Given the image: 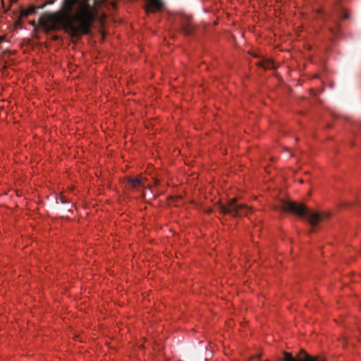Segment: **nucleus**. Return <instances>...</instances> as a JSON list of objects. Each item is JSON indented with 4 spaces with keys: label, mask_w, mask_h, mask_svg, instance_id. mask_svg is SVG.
Instances as JSON below:
<instances>
[{
    "label": "nucleus",
    "mask_w": 361,
    "mask_h": 361,
    "mask_svg": "<svg viewBox=\"0 0 361 361\" xmlns=\"http://www.w3.org/2000/svg\"><path fill=\"white\" fill-rule=\"evenodd\" d=\"M119 0H63L61 9L45 14L42 20L50 30L63 29L76 37L90 32L96 18H104V9L115 10ZM147 13L159 11L163 6L161 0H145Z\"/></svg>",
    "instance_id": "obj_1"
},
{
    "label": "nucleus",
    "mask_w": 361,
    "mask_h": 361,
    "mask_svg": "<svg viewBox=\"0 0 361 361\" xmlns=\"http://www.w3.org/2000/svg\"><path fill=\"white\" fill-rule=\"evenodd\" d=\"M274 193V195H277L278 196V202L272 203V209H281L282 211L290 212L300 216H306L312 226H317L318 222H319L322 219L328 218L329 216V214L312 212L309 210L305 204H302V203H297L286 200V193L282 189L275 190Z\"/></svg>",
    "instance_id": "obj_2"
},
{
    "label": "nucleus",
    "mask_w": 361,
    "mask_h": 361,
    "mask_svg": "<svg viewBox=\"0 0 361 361\" xmlns=\"http://www.w3.org/2000/svg\"><path fill=\"white\" fill-rule=\"evenodd\" d=\"M221 212L224 214H228L234 216L247 215L251 209L241 204H238L233 199L227 204H221L220 206Z\"/></svg>",
    "instance_id": "obj_3"
},
{
    "label": "nucleus",
    "mask_w": 361,
    "mask_h": 361,
    "mask_svg": "<svg viewBox=\"0 0 361 361\" xmlns=\"http://www.w3.org/2000/svg\"><path fill=\"white\" fill-rule=\"evenodd\" d=\"M145 179L142 176H137L135 178H130L128 179V183L133 188L140 190L145 188Z\"/></svg>",
    "instance_id": "obj_4"
},
{
    "label": "nucleus",
    "mask_w": 361,
    "mask_h": 361,
    "mask_svg": "<svg viewBox=\"0 0 361 361\" xmlns=\"http://www.w3.org/2000/svg\"><path fill=\"white\" fill-rule=\"evenodd\" d=\"M335 14H336V16H331L330 19H331V20H332L334 24L336 25H338V20H337L338 17L343 18V19H348V14L345 11V9L343 8H342L341 6H337V8L335 11Z\"/></svg>",
    "instance_id": "obj_5"
},
{
    "label": "nucleus",
    "mask_w": 361,
    "mask_h": 361,
    "mask_svg": "<svg viewBox=\"0 0 361 361\" xmlns=\"http://www.w3.org/2000/svg\"><path fill=\"white\" fill-rule=\"evenodd\" d=\"M35 8L34 7H31L30 8H23V7H20L19 8H18V10L16 11H15V17L17 19H20L22 18H25L30 15H31L32 13H33L35 12Z\"/></svg>",
    "instance_id": "obj_6"
},
{
    "label": "nucleus",
    "mask_w": 361,
    "mask_h": 361,
    "mask_svg": "<svg viewBox=\"0 0 361 361\" xmlns=\"http://www.w3.org/2000/svg\"><path fill=\"white\" fill-rule=\"evenodd\" d=\"M284 355V358H280L277 361H295V358L293 357L291 353L285 352Z\"/></svg>",
    "instance_id": "obj_7"
},
{
    "label": "nucleus",
    "mask_w": 361,
    "mask_h": 361,
    "mask_svg": "<svg viewBox=\"0 0 361 361\" xmlns=\"http://www.w3.org/2000/svg\"><path fill=\"white\" fill-rule=\"evenodd\" d=\"M182 29L185 35H190L192 32V29L189 23H184L182 25Z\"/></svg>",
    "instance_id": "obj_8"
},
{
    "label": "nucleus",
    "mask_w": 361,
    "mask_h": 361,
    "mask_svg": "<svg viewBox=\"0 0 361 361\" xmlns=\"http://www.w3.org/2000/svg\"><path fill=\"white\" fill-rule=\"evenodd\" d=\"M59 201H60L62 204H66L68 202V200L63 195H61L56 198V202H59Z\"/></svg>",
    "instance_id": "obj_9"
},
{
    "label": "nucleus",
    "mask_w": 361,
    "mask_h": 361,
    "mask_svg": "<svg viewBox=\"0 0 361 361\" xmlns=\"http://www.w3.org/2000/svg\"><path fill=\"white\" fill-rule=\"evenodd\" d=\"M259 66H260L262 68L264 69H266L267 68V65L265 64V63L261 61V62H259L258 63Z\"/></svg>",
    "instance_id": "obj_10"
},
{
    "label": "nucleus",
    "mask_w": 361,
    "mask_h": 361,
    "mask_svg": "<svg viewBox=\"0 0 361 361\" xmlns=\"http://www.w3.org/2000/svg\"><path fill=\"white\" fill-rule=\"evenodd\" d=\"M329 30H331V32L333 33V34H335L336 35L337 34V29L336 28H334V27H329Z\"/></svg>",
    "instance_id": "obj_11"
},
{
    "label": "nucleus",
    "mask_w": 361,
    "mask_h": 361,
    "mask_svg": "<svg viewBox=\"0 0 361 361\" xmlns=\"http://www.w3.org/2000/svg\"><path fill=\"white\" fill-rule=\"evenodd\" d=\"M310 92H311V94H312V95H315V94H316V93H315V92L314 91V90H313V89H312V90H310Z\"/></svg>",
    "instance_id": "obj_12"
},
{
    "label": "nucleus",
    "mask_w": 361,
    "mask_h": 361,
    "mask_svg": "<svg viewBox=\"0 0 361 361\" xmlns=\"http://www.w3.org/2000/svg\"><path fill=\"white\" fill-rule=\"evenodd\" d=\"M275 68L274 61H272V70Z\"/></svg>",
    "instance_id": "obj_13"
},
{
    "label": "nucleus",
    "mask_w": 361,
    "mask_h": 361,
    "mask_svg": "<svg viewBox=\"0 0 361 361\" xmlns=\"http://www.w3.org/2000/svg\"><path fill=\"white\" fill-rule=\"evenodd\" d=\"M4 40V38L2 37H0V43Z\"/></svg>",
    "instance_id": "obj_14"
},
{
    "label": "nucleus",
    "mask_w": 361,
    "mask_h": 361,
    "mask_svg": "<svg viewBox=\"0 0 361 361\" xmlns=\"http://www.w3.org/2000/svg\"><path fill=\"white\" fill-rule=\"evenodd\" d=\"M274 75L277 76L276 74L272 73V76H274Z\"/></svg>",
    "instance_id": "obj_15"
}]
</instances>
